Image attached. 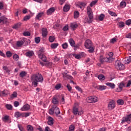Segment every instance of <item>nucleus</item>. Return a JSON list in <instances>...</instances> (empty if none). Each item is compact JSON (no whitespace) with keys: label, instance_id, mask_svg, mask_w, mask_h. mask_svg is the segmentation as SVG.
<instances>
[{"label":"nucleus","instance_id":"1","mask_svg":"<svg viewBox=\"0 0 131 131\" xmlns=\"http://www.w3.org/2000/svg\"><path fill=\"white\" fill-rule=\"evenodd\" d=\"M31 80L32 84L34 85L35 88H36L37 84H38V82L42 83L43 82V77L39 73L35 74L32 75Z\"/></svg>","mask_w":131,"mask_h":131},{"label":"nucleus","instance_id":"2","mask_svg":"<svg viewBox=\"0 0 131 131\" xmlns=\"http://www.w3.org/2000/svg\"><path fill=\"white\" fill-rule=\"evenodd\" d=\"M38 57L40 60H42L43 62L40 61V64L42 66H47V67H53L54 66V64H53V62H50V61H47V57H46V55L42 54H40L38 55Z\"/></svg>","mask_w":131,"mask_h":131},{"label":"nucleus","instance_id":"3","mask_svg":"<svg viewBox=\"0 0 131 131\" xmlns=\"http://www.w3.org/2000/svg\"><path fill=\"white\" fill-rule=\"evenodd\" d=\"M87 14L88 18H85V21L87 22V23H92L94 19V14L93 13V10H92V8H91L90 6L87 7Z\"/></svg>","mask_w":131,"mask_h":131},{"label":"nucleus","instance_id":"4","mask_svg":"<svg viewBox=\"0 0 131 131\" xmlns=\"http://www.w3.org/2000/svg\"><path fill=\"white\" fill-rule=\"evenodd\" d=\"M100 62H112L113 61V53L108 52L106 54V57H103V56H100Z\"/></svg>","mask_w":131,"mask_h":131},{"label":"nucleus","instance_id":"5","mask_svg":"<svg viewBox=\"0 0 131 131\" xmlns=\"http://www.w3.org/2000/svg\"><path fill=\"white\" fill-rule=\"evenodd\" d=\"M49 113L50 115H55L59 117V114H60V109L56 105H53L51 109L49 111Z\"/></svg>","mask_w":131,"mask_h":131},{"label":"nucleus","instance_id":"6","mask_svg":"<svg viewBox=\"0 0 131 131\" xmlns=\"http://www.w3.org/2000/svg\"><path fill=\"white\" fill-rule=\"evenodd\" d=\"M73 113L74 115L81 116L83 114V110L81 107H78L75 105L73 108Z\"/></svg>","mask_w":131,"mask_h":131},{"label":"nucleus","instance_id":"7","mask_svg":"<svg viewBox=\"0 0 131 131\" xmlns=\"http://www.w3.org/2000/svg\"><path fill=\"white\" fill-rule=\"evenodd\" d=\"M85 48L89 49V53H93L94 52V48H93V43L92 41L90 39H87L84 43Z\"/></svg>","mask_w":131,"mask_h":131},{"label":"nucleus","instance_id":"8","mask_svg":"<svg viewBox=\"0 0 131 131\" xmlns=\"http://www.w3.org/2000/svg\"><path fill=\"white\" fill-rule=\"evenodd\" d=\"M124 122H127V123H130L131 122V114L126 116L123 118L122 120V123H124Z\"/></svg>","mask_w":131,"mask_h":131},{"label":"nucleus","instance_id":"9","mask_svg":"<svg viewBox=\"0 0 131 131\" xmlns=\"http://www.w3.org/2000/svg\"><path fill=\"white\" fill-rule=\"evenodd\" d=\"M108 110H113L115 108V101L114 100H111L107 105Z\"/></svg>","mask_w":131,"mask_h":131},{"label":"nucleus","instance_id":"10","mask_svg":"<svg viewBox=\"0 0 131 131\" xmlns=\"http://www.w3.org/2000/svg\"><path fill=\"white\" fill-rule=\"evenodd\" d=\"M115 66H118L120 70H124V65L121 63L119 60H117L115 63Z\"/></svg>","mask_w":131,"mask_h":131},{"label":"nucleus","instance_id":"11","mask_svg":"<svg viewBox=\"0 0 131 131\" xmlns=\"http://www.w3.org/2000/svg\"><path fill=\"white\" fill-rule=\"evenodd\" d=\"M27 42V39L26 38H23L22 40L18 41L16 43V46L17 47H21L23 46V43H26Z\"/></svg>","mask_w":131,"mask_h":131},{"label":"nucleus","instance_id":"12","mask_svg":"<svg viewBox=\"0 0 131 131\" xmlns=\"http://www.w3.org/2000/svg\"><path fill=\"white\" fill-rule=\"evenodd\" d=\"M30 110V106L28 104H26L21 107L20 110L21 111H28Z\"/></svg>","mask_w":131,"mask_h":131},{"label":"nucleus","instance_id":"13","mask_svg":"<svg viewBox=\"0 0 131 131\" xmlns=\"http://www.w3.org/2000/svg\"><path fill=\"white\" fill-rule=\"evenodd\" d=\"M95 89H97V90H99V91H105L106 89H107V86L105 85H98L95 86Z\"/></svg>","mask_w":131,"mask_h":131},{"label":"nucleus","instance_id":"14","mask_svg":"<svg viewBox=\"0 0 131 131\" xmlns=\"http://www.w3.org/2000/svg\"><path fill=\"white\" fill-rule=\"evenodd\" d=\"M70 27L72 30H75L78 27V25L76 23H73L71 24Z\"/></svg>","mask_w":131,"mask_h":131},{"label":"nucleus","instance_id":"15","mask_svg":"<svg viewBox=\"0 0 131 131\" xmlns=\"http://www.w3.org/2000/svg\"><path fill=\"white\" fill-rule=\"evenodd\" d=\"M48 124L49 125H53L54 124V119L52 117H48Z\"/></svg>","mask_w":131,"mask_h":131},{"label":"nucleus","instance_id":"16","mask_svg":"<svg viewBox=\"0 0 131 131\" xmlns=\"http://www.w3.org/2000/svg\"><path fill=\"white\" fill-rule=\"evenodd\" d=\"M42 35L43 37H47V35H48V30H47V29H42Z\"/></svg>","mask_w":131,"mask_h":131},{"label":"nucleus","instance_id":"17","mask_svg":"<svg viewBox=\"0 0 131 131\" xmlns=\"http://www.w3.org/2000/svg\"><path fill=\"white\" fill-rule=\"evenodd\" d=\"M8 23V18L5 16H2L0 17V23Z\"/></svg>","mask_w":131,"mask_h":131},{"label":"nucleus","instance_id":"18","mask_svg":"<svg viewBox=\"0 0 131 131\" xmlns=\"http://www.w3.org/2000/svg\"><path fill=\"white\" fill-rule=\"evenodd\" d=\"M55 12V8L52 7L47 10V15H52V13Z\"/></svg>","mask_w":131,"mask_h":131},{"label":"nucleus","instance_id":"19","mask_svg":"<svg viewBox=\"0 0 131 131\" xmlns=\"http://www.w3.org/2000/svg\"><path fill=\"white\" fill-rule=\"evenodd\" d=\"M33 55H34V53L32 51H28L26 53V56L29 58L32 57Z\"/></svg>","mask_w":131,"mask_h":131},{"label":"nucleus","instance_id":"20","mask_svg":"<svg viewBox=\"0 0 131 131\" xmlns=\"http://www.w3.org/2000/svg\"><path fill=\"white\" fill-rule=\"evenodd\" d=\"M63 11L64 12H68L69 10H70V5L69 4H66L63 8Z\"/></svg>","mask_w":131,"mask_h":131},{"label":"nucleus","instance_id":"21","mask_svg":"<svg viewBox=\"0 0 131 131\" xmlns=\"http://www.w3.org/2000/svg\"><path fill=\"white\" fill-rule=\"evenodd\" d=\"M105 84L107 86H110V88H111L113 89H115V85L113 83L107 82L105 83Z\"/></svg>","mask_w":131,"mask_h":131},{"label":"nucleus","instance_id":"22","mask_svg":"<svg viewBox=\"0 0 131 131\" xmlns=\"http://www.w3.org/2000/svg\"><path fill=\"white\" fill-rule=\"evenodd\" d=\"M42 16H43V12L39 13L37 14V15L36 16V19L37 20H39V19H40V18H41V17H42Z\"/></svg>","mask_w":131,"mask_h":131},{"label":"nucleus","instance_id":"23","mask_svg":"<svg viewBox=\"0 0 131 131\" xmlns=\"http://www.w3.org/2000/svg\"><path fill=\"white\" fill-rule=\"evenodd\" d=\"M1 94L2 96L4 97H6V96H7V95H9L10 94V92H9L8 90H4L1 92Z\"/></svg>","mask_w":131,"mask_h":131},{"label":"nucleus","instance_id":"24","mask_svg":"<svg viewBox=\"0 0 131 131\" xmlns=\"http://www.w3.org/2000/svg\"><path fill=\"white\" fill-rule=\"evenodd\" d=\"M69 42L71 47H75V42L72 38L69 39Z\"/></svg>","mask_w":131,"mask_h":131},{"label":"nucleus","instance_id":"25","mask_svg":"<svg viewBox=\"0 0 131 131\" xmlns=\"http://www.w3.org/2000/svg\"><path fill=\"white\" fill-rule=\"evenodd\" d=\"M117 103L119 105H123V104H124V101L121 99H120L117 101Z\"/></svg>","mask_w":131,"mask_h":131},{"label":"nucleus","instance_id":"26","mask_svg":"<svg viewBox=\"0 0 131 131\" xmlns=\"http://www.w3.org/2000/svg\"><path fill=\"white\" fill-rule=\"evenodd\" d=\"M22 23H18L15 25H14L13 27V28H14V29H17V28H19L20 26H21Z\"/></svg>","mask_w":131,"mask_h":131},{"label":"nucleus","instance_id":"27","mask_svg":"<svg viewBox=\"0 0 131 131\" xmlns=\"http://www.w3.org/2000/svg\"><path fill=\"white\" fill-rule=\"evenodd\" d=\"M124 86H125V84L123 82H121L118 85V88H119L120 90H122Z\"/></svg>","mask_w":131,"mask_h":131},{"label":"nucleus","instance_id":"28","mask_svg":"<svg viewBox=\"0 0 131 131\" xmlns=\"http://www.w3.org/2000/svg\"><path fill=\"white\" fill-rule=\"evenodd\" d=\"M98 79H99V80H101V81L105 80V76L102 74L99 75L98 76Z\"/></svg>","mask_w":131,"mask_h":131},{"label":"nucleus","instance_id":"29","mask_svg":"<svg viewBox=\"0 0 131 131\" xmlns=\"http://www.w3.org/2000/svg\"><path fill=\"white\" fill-rule=\"evenodd\" d=\"M3 70L5 71V73H10V72L11 71L9 69V68L8 67H7L6 66H4L3 67Z\"/></svg>","mask_w":131,"mask_h":131},{"label":"nucleus","instance_id":"30","mask_svg":"<svg viewBox=\"0 0 131 131\" xmlns=\"http://www.w3.org/2000/svg\"><path fill=\"white\" fill-rule=\"evenodd\" d=\"M58 46H59L58 43H53L51 44V49H57V48H58Z\"/></svg>","mask_w":131,"mask_h":131},{"label":"nucleus","instance_id":"31","mask_svg":"<svg viewBox=\"0 0 131 131\" xmlns=\"http://www.w3.org/2000/svg\"><path fill=\"white\" fill-rule=\"evenodd\" d=\"M14 116L16 118H19V117H21V113L19 112L15 113Z\"/></svg>","mask_w":131,"mask_h":131},{"label":"nucleus","instance_id":"32","mask_svg":"<svg viewBox=\"0 0 131 131\" xmlns=\"http://www.w3.org/2000/svg\"><path fill=\"white\" fill-rule=\"evenodd\" d=\"M74 17L75 19H77L79 17V12L77 11H76L74 13Z\"/></svg>","mask_w":131,"mask_h":131},{"label":"nucleus","instance_id":"33","mask_svg":"<svg viewBox=\"0 0 131 131\" xmlns=\"http://www.w3.org/2000/svg\"><path fill=\"white\" fill-rule=\"evenodd\" d=\"M30 115V113H21V117H28Z\"/></svg>","mask_w":131,"mask_h":131},{"label":"nucleus","instance_id":"34","mask_svg":"<svg viewBox=\"0 0 131 131\" xmlns=\"http://www.w3.org/2000/svg\"><path fill=\"white\" fill-rule=\"evenodd\" d=\"M131 58L130 57H126L125 59V64H129L130 63Z\"/></svg>","mask_w":131,"mask_h":131},{"label":"nucleus","instance_id":"35","mask_svg":"<svg viewBox=\"0 0 131 131\" xmlns=\"http://www.w3.org/2000/svg\"><path fill=\"white\" fill-rule=\"evenodd\" d=\"M92 103H96V102H98V100H99V98L96 96H92Z\"/></svg>","mask_w":131,"mask_h":131},{"label":"nucleus","instance_id":"36","mask_svg":"<svg viewBox=\"0 0 131 131\" xmlns=\"http://www.w3.org/2000/svg\"><path fill=\"white\" fill-rule=\"evenodd\" d=\"M104 18H105V15L104 14H101L98 17L99 21H103Z\"/></svg>","mask_w":131,"mask_h":131},{"label":"nucleus","instance_id":"37","mask_svg":"<svg viewBox=\"0 0 131 131\" xmlns=\"http://www.w3.org/2000/svg\"><path fill=\"white\" fill-rule=\"evenodd\" d=\"M27 130L28 131H33V126H31V125H27Z\"/></svg>","mask_w":131,"mask_h":131},{"label":"nucleus","instance_id":"38","mask_svg":"<svg viewBox=\"0 0 131 131\" xmlns=\"http://www.w3.org/2000/svg\"><path fill=\"white\" fill-rule=\"evenodd\" d=\"M5 106L8 110H12V109H13V106L11 104H7L5 105Z\"/></svg>","mask_w":131,"mask_h":131},{"label":"nucleus","instance_id":"39","mask_svg":"<svg viewBox=\"0 0 131 131\" xmlns=\"http://www.w3.org/2000/svg\"><path fill=\"white\" fill-rule=\"evenodd\" d=\"M120 6L121 8H125V7H126V3L124 1H122L120 3Z\"/></svg>","mask_w":131,"mask_h":131},{"label":"nucleus","instance_id":"40","mask_svg":"<svg viewBox=\"0 0 131 131\" xmlns=\"http://www.w3.org/2000/svg\"><path fill=\"white\" fill-rule=\"evenodd\" d=\"M9 116L8 115H6L3 118V121H4V122H7V121L9 120Z\"/></svg>","mask_w":131,"mask_h":131},{"label":"nucleus","instance_id":"41","mask_svg":"<svg viewBox=\"0 0 131 131\" xmlns=\"http://www.w3.org/2000/svg\"><path fill=\"white\" fill-rule=\"evenodd\" d=\"M86 101V102H88V103H93V99L92 96H90L88 98H87Z\"/></svg>","mask_w":131,"mask_h":131},{"label":"nucleus","instance_id":"42","mask_svg":"<svg viewBox=\"0 0 131 131\" xmlns=\"http://www.w3.org/2000/svg\"><path fill=\"white\" fill-rule=\"evenodd\" d=\"M49 39L50 42H54L55 41V37L54 36H51L49 37Z\"/></svg>","mask_w":131,"mask_h":131},{"label":"nucleus","instance_id":"43","mask_svg":"<svg viewBox=\"0 0 131 131\" xmlns=\"http://www.w3.org/2000/svg\"><path fill=\"white\" fill-rule=\"evenodd\" d=\"M13 60L14 61H18V60H19V55H18L17 54H14L13 56Z\"/></svg>","mask_w":131,"mask_h":131},{"label":"nucleus","instance_id":"44","mask_svg":"<svg viewBox=\"0 0 131 131\" xmlns=\"http://www.w3.org/2000/svg\"><path fill=\"white\" fill-rule=\"evenodd\" d=\"M62 30H63V31H68V30H69V26L68 25L64 26L62 29Z\"/></svg>","mask_w":131,"mask_h":131},{"label":"nucleus","instance_id":"45","mask_svg":"<svg viewBox=\"0 0 131 131\" xmlns=\"http://www.w3.org/2000/svg\"><path fill=\"white\" fill-rule=\"evenodd\" d=\"M97 3H98V0H95L92 1L90 5V7H93V6H95V5L97 4Z\"/></svg>","mask_w":131,"mask_h":131},{"label":"nucleus","instance_id":"46","mask_svg":"<svg viewBox=\"0 0 131 131\" xmlns=\"http://www.w3.org/2000/svg\"><path fill=\"white\" fill-rule=\"evenodd\" d=\"M35 41L36 43H39V42H40V37H35Z\"/></svg>","mask_w":131,"mask_h":131},{"label":"nucleus","instance_id":"47","mask_svg":"<svg viewBox=\"0 0 131 131\" xmlns=\"http://www.w3.org/2000/svg\"><path fill=\"white\" fill-rule=\"evenodd\" d=\"M61 88H62V86L61 85V84H60V83L57 84L55 86V90H60V89H61Z\"/></svg>","mask_w":131,"mask_h":131},{"label":"nucleus","instance_id":"48","mask_svg":"<svg viewBox=\"0 0 131 131\" xmlns=\"http://www.w3.org/2000/svg\"><path fill=\"white\" fill-rule=\"evenodd\" d=\"M108 13L110 14V15H111V16H113L114 17H116V16H117L115 12H113L112 11H108Z\"/></svg>","mask_w":131,"mask_h":131},{"label":"nucleus","instance_id":"49","mask_svg":"<svg viewBox=\"0 0 131 131\" xmlns=\"http://www.w3.org/2000/svg\"><path fill=\"white\" fill-rule=\"evenodd\" d=\"M6 56L8 58H11V57H12V53H11L10 51L7 52Z\"/></svg>","mask_w":131,"mask_h":131},{"label":"nucleus","instance_id":"50","mask_svg":"<svg viewBox=\"0 0 131 131\" xmlns=\"http://www.w3.org/2000/svg\"><path fill=\"white\" fill-rule=\"evenodd\" d=\"M17 126L20 131H24V128H23V126H22V125L18 124Z\"/></svg>","mask_w":131,"mask_h":131},{"label":"nucleus","instance_id":"51","mask_svg":"<svg viewBox=\"0 0 131 131\" xmlns=\"http://www.w3.org/2000/svg\"><path fill=\"white\" fill-rule=\"evenodd\" d=\"M26 74H27L26 72H21L19 74V75H20V77H24V76H25V75H26Z\"/></svg>","mask_w":131,"mask_h":131},{"label":"nucleus","instance_id":"52","mask_svg":"<svg viewBox=\"0 0 131 131\" xmlns=\"http://www.w3.org/2000/svg\"><path fill=\"white\" fill-rule=\"evenodd\" d=\"M23 34L24 36H30V32L28 31L24 32Z\"/></svg>","mask_w":131,"mask_h":131},{"label":"nucleus","instance_id":"53","mask_svg":"<svg viewBox=\"0 0 131 131\" xmlns=\"http://www.w3.org/2000/svg\"><path fill=\"white\" fill-rule=\"evenodd\" d=\"M117 41V39L116 38H113L110 40L111 43H114Z\"/></svg>","mask_w":131,"mask_h":131},{"label":"nucleus","instance_id":"54","mask_svg":"<svg viewBox=\"0 0 131 131\" xmlns=\"http://www.w3.org/2000/svg\"><path fill=\"white\" fill-rule=\"evenodd\" d=\"M62 47L63 49H67V48H68V44L66 42L62 45Z\"/></svg>","mask_w":131,"mask_h":131},{"label":"nucleus","instance_id":"55","mask_svg":"<svg viewBox=\"0 0 131 131\" xmlns=\"http://www.w3.org/2000/svg\"><path fill=\"white\" fill-rule=\"evenodd\" d=\"M11 97L12 99H14V98H16L17 97V92H13V93L11 95Z\"/></svg>","mask_w":131,"mask_h":131},{"label":"nucleus","instance_id":"56","mask_svg":"<svg viewBox=\"0 0 131 131\" xmlns=\"http://www.w3.org/2000/svg\"><path fill=\"white\" fill-rule=\"evenodd\" d=\"M52 103L54 104H58V100H57V99H56V98H53L52 99Z\"/></svg>","mask_w":131,"mask_h":131},{"label":"nucleus","instance_id":"57","mask_svg":"<svg viewBox=\"0 0 131 131\" xmlns=\"http://www.w3.org/2000/svg\"><path fill=\"white\" fill-rule=\"evenodd\" d=\"M67 88L69 91V92H71L72 90V87H71V86L70 85V84H68L67 85Z\"/></svg>","mask_w":131,"mask_h":131},{"label":"nucleus","instance_id":"58","mask_svg":"<svg viewBox=\"0 0 131 131\" xmlns=\"http://www.w3.org/2000/svg\"><path fill=\"white\" fill-rule=\"evenodd\" d=\"M75 89L76 90L78 91V92H80V93H82V89H81V88H80V87H79V86H76L75 87Z\"/></svg>","mask_w":131,"mask_h":131},{"label":"nucleus","instance_id":"59","mask_svg":"<svg viewBox=\"0 0 131 131\" xmlns=\"http://www.w3.org/2000/svg\"><path fill=\"white\" fill-rule=\"evenodd\" d=\"M74 128H75L74 125H71L70 126L69 130L70 131H74Z\"/></svg>","mask_w":131,"mask_h":131},{"label":"nucleus","instance_id":"60","mask_svg":"<svg viewBox=\"0 0 131 131\" xmlns=\"http://www.w3.org/2000/svg\"><path fill=\"white\" fill-rule=\"evenodd\" d=\"M119 26L121 28H122V27H124V22H120L119 24Z\"/></svg>","mask_w":131,"mask_h":131},{"label":"nucleus","instance_id":"61","mask_svg":"<svg viewBox=\"0 0 131 131\" xmlns=\"http://www.w3.org/2000/svg\"><path fill=\"white\" fill-rule=\"evenodd\" d=\"M126 25H127L128 26H129L131 24V19H128L126 21Z\"/></svg>","mask_w":131,"mask_h":131},{"label":"nucleus","instance_id":"62","mask_svg":"<svg viewBox=\"0 0 131 131\" xmlns=\"http://www.w3.org/2000/svg\"><path fill=\"white\" fill-rule=\"evenodd\" d=\"M30 19V15H27L24 17V21H27V20H29Z\"/></svg>","mask_w":131,"mask_h":131},{"label":"nucleus","instance_id":"63","mask_svg":"<svg viewBox=\"0 0 131 131\" xmlns=\"http://www.w3.org/2000/svg\"><path fill=\"white\" fill-rule=\"evenodd\" d=\"M60 60V58L57 57V56H55L54 57V62H58V61H59Z\"/></svg>","mask_w":131,"mask_h":131},{"label":"nucleus","instance_id":"64","mask_svg":"<svg viewBox=\"0 0 131 131\" xmlns=\"http://www.w3.org/2000/svg\"><path fill=\"white\" fill-rule=\"evenodd\" d=\"M45 131H53L50 129V127L46 126L45 129Z\"/></svg>","mask_w":131,"mask_h":131}]
</instances>
